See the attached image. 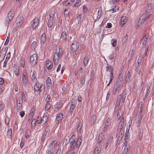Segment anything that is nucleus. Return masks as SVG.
Instances as JSON below:
<instances>
[{
	"label": "nucleus",
	"mask_w": 154,
	"mask_h": 154,
	"mask_svg": "<svg viewBox=\"0 0 154 154\" xmlns=\"http://www.w3.org/2000/svg\"><path fill=\"white\" fill-rule=\"evenodd\" d=\"M124 117H122L121 119L120 122L119 123L118 127L120 129H121L123 127V126L124 124Z\"/></svg>",
	"instance_id": "f704fd0d"
},
{
	"label": "nucleus",
	"mask_w": 154,
	"mask_h": 154,
	"mask_svg": "<svg viewBox=\"0 0 154 154\" xmlns=\"http://www.w3.org/2000/svg\"><path fill=\"white\" fill-rule=\"evenodd\" d=\"M60 40L63 41H64L67 39V34L66 32H63L60 37Z\"/></svg>",
	"instance_id": "f3484780"
},
{
	"label": "nucleus",
	"mask_w": 154,
	"mask_h": 154,
	"mask_svg": "<svg viewBox=\"0 0 154 154\" xmlns=\"http://www.w3.org/2000/svg\"><path fill=\"white\" fill-rule=\"evenodd\" d=\"M9 37L8 36L7 38L6 39L4 43V45H7L9 42Z\"/></svg>",
	"instance_id": "680f3d73"
},
{
	"label": "nucleus",
	"mask_w": 154,
	"mask_h": 154,
	"mask_svg": "<svg viewBox=\"0 0 154 154\" xmlns=\"http://www.w3.org/2000/svg\"><path fill=\"white\" fill-rule=\"evenodd\" d=\"M152 4L150 3L148 4L145 8L146 11V13H150L152 10Z\"/></svg>",
	"instance_id": "393cba45"
},
{
	"label": "nucleus",
	"mask_w": 154,
	"mask_h": 154,
	"mask_svg": "<svg viewBox=\"0 0 154 154\" xmlns=\"http://www.w3.org/2000/svg\"><path fill=\"white\" fill-rule=\"evenodd\" d=\"M31 131L29 130H27L25 132V135L26 138H28L30 135Z\"/></svg>",
	"instance_id": "c9c22d12"
},
{
	"label": "nucleus",
	"mask_w": 154,
	"mask_h": 154,
	"mask_svg": "<svg viewBox=\"0 0 154 154\" xmlns=\"http://www.w3.org/2000/svg\"><path fill=\"white\" fill-rule=\"evenodd\" d=\"M97 13L98 15L95 18L94 16V20L96 21L98 20L102 15V9L101 7H100L98 8Z\"/></svg>",
	"instance_id": "ddd939ff"
},
{
	"label": "nucleus",
	"mask_w": 154,
	"mask_h": 154,
	"mask_svg": "<svg viewBox=\"0 0 154 154\" xmlns=\"http://www.w3.org/2000/svg\"><path fill=\"white\" fill-rule=\"evenodd\" d=\"M103 132L100 133L98 137L97 144L98 145H100V144L102 141L104 137V135L103 134Z\"/></svg>",
	"instance_id": "a211bd4d"
},
{
	"label": "nucleus",
	"mask_w": 154,
	"mask_h": 154,
	"mask_svg": "<svg viewBox=\"0 0 154 154\" xmlns=\"http://www.w3.org/2000/svg\"><path fill=\"white\" fill-rule=\"evenodd\" d=\"M82 15L81 14H79L78 17H77V19L79 21L81 20V19H82Z\"/></svg>",
	"instance_id": "0e129e2a"
},
{
	"label": "nucleus",
	"mask_w": 154,
	"mask_h": 154,
	"mask_svg": "<svg viewBox=\"0 0 154 154\" xmlns=\"http://www.w3.org/2000/svg\"><path fill=\"white\" fill-rule=\"evenodd\" d=\"M49 131V130L48 128H46L43 131L41 137V141L42 142H44L46 137L47 135L48 134Z\"/></svg>",
	"instance_id": "9b49d317"
},
{
	"label": "nucleus",
	"mask_w": 154,
	"mask_h": 154,
	"mask_svg": "<svg viewBox=\"0 0 154 154\" xmlns=\"http://www.w3.org/2000/svg\"><path fill=\"white\" fill-rule=\"evenodd\" d=\"M46 41L45 34L43 33L41 36L40 43L41 44H44Z\"/></svg>",
	"instance_id": "bb28decb"
},
{
	"label": "nucleus",
	"mask_w": 154,
	"mask_h": 154,
	"mask_svg": "<svg viewBox=\"0 0 154 154\" xmlns=\"http://www.w3.org/2000/svg\"><path fill=\"white\" fill-rule=\"evenodd\" d=\"M63 105V103L60 102L55 107V111H57L60 109Z\"/></svg>",
	"instance_id": "7c9ffc66"
},
{
	"label": "nucleus",
	"mask_w": 154,
	"mask_h": 154,
	"mask_svg": "<svg viewBox=\"0 0 154 154\" xmlns=\"http://www.w3.org/2000/svg\"><path fill=\"white\" fill-rule=\"evenodd\" d=\"M33 24L32 26L33 29L38 27L39 23V20L38 18L36 17L33 20Z\"/></svg>",
	"instance_id": "2eb2a0df"
},
{
	"label": "nucleus",
	"mask_w": 154,
	"mask_h": 154,
	"mask_svg": "<svg viewBox=\"0 0 154 154\" xmlns=\"http://www.w3.org/2000/svg\"><path fill=\"white\" fill-rule=\"evenodd\" d=\"M106 68L107 71H109L110 72V73L111 72L113 73V68L110 65L107 64V66H106Z\"/></svg>",
	"instance_id": "72a5a7b5"
},
{
	"label": "nucleus",
	"mask_w": 154,
	"mask_h": 154,
	"mask_svg": "<svg viewBox=\"0 0 154 154\" xmlns=\"http://www.w3.org/2000/svg\"><path fill=\"white\" fill-rule=\"evenodd\" d=\"M127 93L126 91H124L122 93V95L119 94L121 96L120 101L122 100V101L123 103H124L125 101V100L126 97Z\"/></svg>",
	"instance_id": "b1692460"
},
{
	"label": "nucleus",
	"mask_w": 154,
	"mask_h": 154,
	"mask_svg": "<svg viewBox=\"0 0 154 154\" xmlns=\"http://www.w3.org/2000/svg\"><path fill=\"white\" fill-rule=\"evenodd\" d=\"M54 15L53 13H51L49 15V17L47 18V25L48 27H51L53 25V20Z\"/></svg>",
	"instance_id": "39448f33"
},
{
	"label": "nucleus",
	"mask_w": 154,
	"mask_h": 154,
	"mask_svg": "<svg viewBox=\"0 0 154 154\" xmlns=\"http://www.w3.org/2000/svg\"><path fill=\"white\" fill-rule=\"evenodd\" d=\"M123 146H124V151L125 152L127 153L130 148L129 145L127 144V143H124L123 144Z\"/></svg>",
	"instance_id": "a878e982"
},
{
	"label": "nucleus",
	"mask_w": 154,
	"mask_h": 154,
	"mask_svg": "<svg viewBox=\"0 0 154 154\" xmlns=\"http://www.w3.org/2000/svg\"><path fill=\"white\" fill-rule=\"evenodd\" d=\"M117 42L115 39L113 38L111 40V44L113 47H115L117 44Z\"/></svg>",
	"instance_id": "79ce46f5"
},
{
	"label": "nucleus",
	"mask_w": 154,
	"mask_h": 154,
	"mask_svg": "<svg viewBox=\"0 0 154 154\" xmlns=\"http://www.w3.org/2000/svg\"><path fill=\"white\" fill-rule=\"evenodd\" d=\"M126 134L125 136V142L127 143L128 141L129 140V137L128 135V134H127V133H126Z\"/></svg>",
	"instance_id": "5fc2aeb1"
},
{
	"label": "nucleus",
	"mask_w": 154,
	"mask_h": 154,
	"mask_svg": "<svg viewBox=\"0 0 154 154\" xmlns=\"http://www.w3.org/2000/svg\"><path fill=\"white\" fill-rule=\"evenodd\" d=\"M83 10V11L84 13H87L88 11V9L86 5H84Z\"/></svg>",
	"instance_id": "603ef678"
},
{
	"label": "nucleus",
	"mask_w": 154,
	"mask_h": 154,
	"mask_svg": "<svg viewBox=\"0 0 154 154\" xmlns=\"http://www.w3.org/2000/svg\"><path fill=\"white\" fill-rule=\"evenodd\" d=\"M51 100V97L49 95H48L45 100L46 103H49Z\"/></svg>",
	"instance_id": "49530a36"
},
{
	"label": "nucleus",
	"mask_w": 154,
	"mask_h": 154,
	"mask_svg": "<svg viewBox=\"0 0 154 154\" xmlns=\"http://www.w3.org/2000/svg\"><path fill=\"white\" fill-rule=\"evenodd\" d=\"M22 81L23 84L26 85L28 81L27 74L26 71H24L23 72L22 75Z\"/></svg>",
	"instance_id": "1a4fd4ad"
},
{
	"label": "nucleus",
	"mask_w": 154,
	"mask_h": 154,
	"mask_svg": "<svg viewBox=\"0 0 154 154\" xmlns=\"http://www.w3.org/2000/svg\"><path fill=\"white\" fill-rule=\"evenodd\" d=\"M22 108V104L21 103L20 101V100L19 101H17V109L18 110H21Z\"/></svg>",
	"instance_id": "c756f323"
},
{
	"label": "nucleus",
	"mask_w": 154,
	"mask_h": 154,
	"mask_svg": "<svg viewBox=\"0 0 154 154\" xmlns=\"http://www.w3.org/2000/svg\"><path fill=\"white\" fill-rule=\"evenodd\" d=\"M36 42L35 41H34L32 42V47L34 48V49H35V48L36 47Z\"/></svg>",
	"instance_id": "bf43d9fd"
},
{
	"label": "nucleus",
	"mask_w": 154,
	"mask_h": 154,
	"mask_svg": "<svg viewBox=\"0 0 154 154\" xmlns=\"http://www.w3.org/2000/svg\"><path fill=\"white\" fill-rule=\"evenodd\" d=\"M48 119V114L47 113H45L44 114L41 119V123H42L44 125L47 122Z\"/></svg>",
	"instance_id": "4468645a"
},
{
	"label": "nucleus",
	"mask_w": 154,
	"mask_h": 154,
	"mask_svg": "<svg viewBox=\"0 0 154 154\" xmlns=\"http://www.w3.org/2000/svg\"><path fill=\"white\" fill-rule=\"evenodd\" d=\"M121 96L120 95H119L117 97V100L116 103V106H119L120 104V98L121 97Z\"/></svg>",
	"instance_id": "58836bf2"
},
{
	"label": "nucleus",
	"mask_w": 154,
	"mask_h": 154,
	"mask_svg": "<svg viewBox=\"0 0 154 154\" xmlns=\"http://www.w3.org/2000/svg\"><path fill=\"white\" fill-rule=\"evenodd\" d=\"M119 0H111L110 3L111 4H114L118 3Z\"/></svg>",
	"instance_id": "6e6d98bb"
},
{
	"label": "nucleus",
	"mask_w": 154,
	"mask_h": 154,
	"mask_svg": "<svg viewBox=\"0 0 154 154\" xmlns=\"http://www.w3.org/2000/svg\"><path fill=\"white\" fill-rule=\"evenodd\" d=\"M53 151L52 150L48 149L46 152V154H52Z\"/></svg>",
	"instance_id": "864d4df0"
},
{
	"label": "nucleus",
	"mask_w": 154,
	"mask_h": 154,
	"mask_svg": "<svg viewBox=\"0 0 154 154\" xmlns=\"http://www.w3.org/2000/svg\"><path fill=\"white\" fill-rule=\"evenodd\" d=\"M10 57H11V53L10 52H9L7 54L6 57V58L5 60H8L10 58Z\"/></svg>",
	"instance_id": "052dcab7"
},
{
	"label": "nucleus",
	"mask_w": 154,
	"mask_h": 154,
	"mask_svg": "<svg viewBox=\"0 0 154 154\" xmlns=\"http://www.w3.org/2000/svg\"><path fill=\"white\" fill-rule=\"evenodd\" d=\"M123 74L122 73H120L114 85V87L119 89L120 86L123 80Z\"/></svg>",
	"instance_id": "20e7f679"
},
{
	"label": "nucleus",
	"mask_w": 154,
	"mask_h": 154,
	"mask_svg": "<svg viewBox=\"0 0 154 154\" xmlns=\"http://www.w3.org/2000/svg\"><path fill=\"white\" fill-rule=\"evenodd\" d=\"M61 57L58 54V53L55 52L54 53L53 56V60L54 63L55 65H57L58 62L60 58Z\"/></svg>",
	"instance_id": "6e6552de"
},
{
	"label": "nucleus",
	"mask_w": 154,
	"mask_h": 154,
	"mask_svg": "<svg viewBox=\"0 0 154 154\" xmlns=\"http://www.w3.org/2000/svg\"><path fill=\"white\" fill-rule=\"evenodd\" d=\"M37 57L36 54L32 55L30 58V63L32 64V65H35L37 62Z\"/></svg>",
	"instance_id": "0eeeda50"
},
{
	"label": "nucleus",
	"mask_w": 154,
	"mask_h": 154,
	"mask_svg": "<svg viewBox=\"0 0 154 154\" xmlns=\"http://www.w3.org/2000/svg\"><path fill=\"white\" fill-rule=\"evenodd\" d=\"M111 124V120L110 118H108L106 120L104 126L102 130L103 132H105L109 128Z\"/></svg>",
	"instance_id": "9d476101"
},
{
	"label": "nucleus",
	"mask_w": 154,
	"mask_h": 154,
	"mask_svg": "<svg viewBox=\"0 0 154 154\" xmlns=\"http://www.w3.org/2000/svg\"><path fill=\"white\" fill-rule=\"evenodd\" d=\"M63 52V49L60 47L59 49V51L58 54L60 56H61V57H62V56Z\"/></svg>",
	"instance_id": "a18cd8bd"
},
{
	"label": "nucleus",
	"mask_w": 154,
	"mask_h": 154,
	"mask_svg": "<svg viewBox=\"0 0 154 154\" xmlns=\"http://www.w3.org/2000/svg\"><path fill=\"white\" fill-rule=\"evenodd\" d=\"M141 24L142 22L141 20L140 19L138 20V21L137 23L135 25L136 28V29L138 28L141 25Z\"/></svg>",
	"instance_id": "c03bdc74"
},
{
	"label": "nucleus",
	"mask_w": 154,
	"mask_h": 154,
	"mask_svg": "<svg viewBox=\"0 0 154 154\" xmlns=\"http://www.w3.org/2000/svg\"><path fill=\"white\" fill-rule=\"evenodd\" d=\"M36 74L34 71H33L32 72V79L33 81H35L36 80Z\"/></svg>",
	"instance_id": "37998d69"
},
{
	"label": "nucleus",
	"mask_w": 154,
	"mask_h": 154,
	"mask_svg": "<svg viewBox=\"0 0 154 154\" xmlns=\"http://www.w3.org/2000/svg\"><path fill=\"white\" fill-rule=\"evenodd\" d=\"M113 75L114 74L113 72H111V73H110V75L109 76L110 80L109 82H110L111 83L113 80L114 77Z\"/></svg>",
	"instance_id": "3c124183"
},
{
	"label": "nucleus",
	"mask_w": 154,
	"mask_h": 154,
	"mask_svg": "<svg viewBox=\"0 0 154 154\" xmlns=\"http://www.w3.org/2000/svg\"><path fill=\"white\" fill-rule=\"evenodd\" d=\"M20 63L21 66L24 68L25 64V61L24 59L22 58L19 61Z\"/></svg>",
	"instance_id": "4c0bfd02"
},
{
	"label": "nucleus",
	"mask_w": 154,
	"mask_h": 154,
	"mask_svg": "<svg viewBox=\"0 0 154 154\" xmlns=\"http://www.w3.org/2000/svg\"><path fill=\"white\" fill-rule=\"evenodd\" d=\"M46 85L47 87H50L52 85L51 80L49 77H48L47 78Z\"/></svg>",
	"instance_id": "c85d7f7f"
},
{
	"label": "nucleus",
	"mask_w": 154,
	"mask_h": 154,
	"mask_svg": "<svg viewBox=\"0 0 154 154\" xmlns=\"http://www.w3.org/2000/svg\"><path fill=\"white\" fill-rule=\"evenodd\" d=\"M51 107V105L49 103H46L45 109L47 111Z\"/></svg>",
	"instance_id": "de8ad7c7"
},
{
	"label": "nucleus",
	"mask_w": 154,
	"mask_h": 154,
	"mask_svg": "<svg viewBox=\"0 0 154 154\" xmlns=\"http://www.w3.org/2000/svg\"><path fill=\"white\" fill-rule=\"evenodd\" d=\"M34 90L36 92H41L44 91L45 90V86L43 84H40L39 82H37L34 86Z\"/></svg>",
	"instance_id": "7ed1b4c3"
},
{
	"label": "nucleus",
	"mask_w": 154,
	"mask_h": 154,
	"mask_svg": "<svg viewBox=\"0 0 154 154\" xmlns=\"http://www.w3.org/2000/svg\"><path fill=\"white\" fill-rule=\"evenodd\" d=\"M63 117V114L61 113H60L56 116V120L58 123L61 122Z\"/></svg>",
	"instance_id": "4be33fe9"
},
{
	"label": "nucleus",
	"mask_w": 154,
	"mask_h": 154,
	"mask_svg": "<svg viewBox=\"0 0 154 154\" xmlns=\"http://www.w3.org/2000/svg\"><path fill=\"white\" fill-rule=\"evenodd\" d=\"M127 21L126 19V17L125 16H123L121 18L120 21V24L122 25V26H123L126 23Z\"/></svg>",
	"instance_id": "aec40b11"
},
{
	"label": "nucleus",
	"mask_w": 154,
	"mask_h": 154,
	"mask_svg": "<svg viewBox=\"0 0 154 154\" xmlns=\"http://www.w3.org/2000/svg\"><path fill=\"white\" fill-rule=\"evenodd\" d=\"M83 126L82 123L80 122L78 125L77 128V131L78 132H80Z\"/></svg>",
	"instance_id": "e433bc0d"
},
{
	"label": "nucleus",
	"mask_w": 154,
	"mask_h": 154,
	"mask_svg": "<svg viewBox=\"0 0 154 154\" xmlns=\"http://www.w3.org/2000/svg\"><path fill=\"white\" fill-rule=\"evenodd\" d=\"M114 54H112L110 55L108 57V58L110 60H112L114 59Z\"/></svg>",
	"instance_id": "4d7b16f0"
},
{
	"label": "nucleus",
	"mask_w": 154,
	"mask_h": 154,
	"mask_svg": "<svg viewBox=\"0 0 154 154\" xmlns=\"http://www.w3.org/2000/svg\"><path fill=\"white\" fill-rule=\"evenodd\" d=\"M70 3H72L70 2V0H67L63 2V5L65 6H66L69 5Z\"/></svg>",
	"instance_id": "09e8293b"
},
{
	"label": "nucleus",
	"mask_w": 154,
	"mask_h": 154,
	"mask_svg": "<svg viewBox=\"0 0 154 154\" xmlns=\"http://www.w3.org/2000/svg\"><path fill=\"white\" fill-rule=\"evenodd\" d=\"M7 48L2 49L0 52V62L2 61L4 58L7 52Z\"/></svg>",
	"instance_id": "f8f14e48"
},
{
	"label": "nucleus",
	"mask_w": 154,
	"mask_h": 154,
	"mask_svg": "<svg viewBox=\"0 0 154 154\" xmlns=\"http://www.w3.org/2000/svg\"><path fill=\"white\" fill-rule=\"evenodd\" d=\"M26 98L24 92H22V100H25V99Z\"/></svg>",
	"instance_id": "69168bd1"
},
{
	"label": "nucleus",
	"mask_w": 154,
	"mask_h": 154,
	"mask_svg": "<svg viewBox=\"0 0 154 154\" xmlns=\"http://www.w3.org/2000/svg\"><path fill=\"white\" fill-rule=\"evenodd\" d=\"M61 152V149L60 148H58L55 154H60Z\"/></svg>",
	"instance_id": "338daca9"
},
{
	"label": "nucleus",
	"mask_w": 154,
	"mask_h": 154,
	"mask_svg": "<svg viewBox=\"0 0 154 154\" xmlns=\"http://www.w3.org/2000/svg\"><path fill=\"white\" fill-rule=\"evenodd\" d=\"M75 104H74L73 102L71 104L70 108V110L71 112H72L73 109L75 108Z\"/></svg>",
	"instance_id": "a19ab883"
},
{
	"label": "nucleus",
	"mask_w": 154,
	"mask_h": 154,
	"mask_svg": "<svg viewBox=\"0 0 154 154\" xmlns=\"http://www.w3.org/2000/svg\"><path fill=\"white\" fill-rule=\"evenodd\" d=\"M75 136L72 135L70 139V147L69 150L68 151L67 153L70 152V151H73L75 147L77 148L81 145L82 137L79 136L77 141H76L75 138Z\"/></svg>",
	"instance_id": "f257e3e1"
},
{
	"label": "nucleus",
	"mask_w": 154,
	"mask_h": 154,
	"mask_svg": "<svg viewBox=\"0 0 154 154\" xmlns=\"http://www.w3.org/2000/svg\"><path fill=\"white\" fill-rule=\"evenodd\" d=\"M36 121H33V120H32L31 125L32 126H35L36 125Z\"/></svg>",
	"instance_id": "774afa93"
},
{
	"label": "nucleus",
	"mask_w": 154,
	"mask_h": 154,
	"mask_svg": "<svg viewBox=\"0 0 154 154\" xmlns=\"http://www.w3.org/2000/svg\"><path fill=\"white\" fill-rule=\"evenodd\" d=\"M19 115L21 117H23L25 115L24 112L23 111H20V112Z\"/></svg>",
	"instance_id": "e2e57ef3"
},
{
	"label": "nucleus",
	"mask_w": 154,
	"mask_h": 154,
	"mask_svg": "<svg viewBox=\"0 0 154 154\" xmlns=\"http://www.w3.org/2000/svg\"><path fill=\"white\" fill-rule=\"evenodd\" d=\"M101 147L100 145L97 146L94 150L93 154H99L101 150Z\"/></svg>",
	"instance_id": "5701e85b"
},
{
	"label": "nucleus",
	"mask_w": 154,
	"mask_h": 154,
	"mask_svg": "<svg viewBox=\"0 0 154 154\" xmlns=\"http://www.w3.org/2000/svg\"><path fill=\"white\" fill-rule=\"evenodd\" d=\"M85 78H81V79L80 80V83L81 84L82 86L84 85L85 84Z\"/></svg>",
	"instance_id": "8fccbe9b"
},
{
	"label": "nucleus",
	"mask_w": 154,
	"mask_h": 154,
	"mask_svg": "<svg viewBox=\"0 0 154 154\" xmlns=\"http://www.w3.org/2000/svg\"><path fill=\"white\" fill-rule=\"evenodd\" d=\"M46 66L48 70L51 69L53 67L52 63L49 60L46 61L45 63Z\"/></svg>",
	"instance_id": "412c9836"
},
{
	"label": "nucleus",
	"mask_w": 154,
	"mask_h": 154,
	"mask_svg": "<svg viewBox=\"0 0 154 154\" xmlns=\"http://www.w3.org/2000/svg\"><path fill=\"white\" fill-rule=\"evenodd\" d=\"M118 89L117 88H116L114 87V88H113V89L112 91V93L113 94H116L117 92V91L118 90Z\"/></svg>",
	"instance_id": "13d9d810"
},
{
	"label": "nucleus",
	"mask_w": 154,
	"mask_h": 154,
	"mask_svg": "<svg viewBox=\"0 0 154 154\" xmlns=\"http://www.w3.org/2000/svg\"><path fill=\"white\" fill-rule=\"evenodd\" d=\"M82 0H76V2L73 5V7H76L79 6L81 4Z\"/></svg>",
	"instance_id": "2f4dec72"
},
{
	"label": "nucleus",
	"mask_w": 154,
	"mask_h": 154,
	"mask_svg": "<svg viewBox=\"0 0 154 154\" xmlns=\"http://www.w3.org/2000/svg\"><path fill=\"white\" fill-rule=\"evenodd\" d=\"M148 38V33H146L145 35L143 37V39H142V41H143L142 42V44L144 46H146V45Z\"/></svg>",
	"instance_id": "6ab92c4d"
},
{
	"label": "nucleus",
	"mask_w": 154,
	"mask_h": 154,
	"mask_svg": "<svg viewBox=\"0 0 154 154\" xmlns=\"http://www.w3.org/2000/svg\"><path fill=\"white\" fill-rule=\"evenodd\" d=\"M142 106L139 107L137 110V115L134 119V123L136 126L137 127L140 126L142 119L143 115L142 114Z\"/></svg>",
	"instance_id": "f03ea898"
},
{
	"label": "nucleus",
	"mask_w": 154,
	"mask_h": 154,
	"mask_svg": "<svg viewBox=\"0 0 154 154\" xmlns=\"http://www.w3.org/2000/svg\"><path fill=\"white\" fill-rule=\"evenodd\" d=\"M130 72L129 71H128L127 74V75L125 79V81L126 82H127L130 79Z\"/></svg>",
	"instance_id": "ea45409f"
},
{
	"label": "nucleus",
	"mask_w": 154,
	"mask_h": 154,
	"mask_svg": "<svg viewBox=\"0 0 154 154\" xmlns=\"http://www.w3.org/2000/svg\"><path fill=\"white\" fill-rule=\"evenodd\" d=\"M79 48V44L76 42H74L72 43L71 49L72 51H75L77 50Z\"/></svg>",
	"instance_id": "dca6fc26"
},
{
	"label": "nucleus",
	"mask_w": 154,
	"mask_h": 154,
	"mask_svg": "<svg viewBox=\"0 0 154 154\" xmlns=\"http://www.w3.org/2000/svg\"><path fill=\"white\" fill-rule=\"evenodd\" d=\"M97 119L96 116L95 115H94L92 116L90 122L91 125L94 124L96 122Z\"/></svg>",
	"instance_id": "cd10ccee"
},
{
	"label": "nucleus",
	"mask_w": 154,
	"mask_h": 154,
	"mask_svg": "<svg viewBox=\"0 0 154 154\" xmlns=\"http://www.w3.org/2000/svg\"><path fill=\"white\" fill-rule=\"evenodd\" d=\"M6 19L5 21L7 23L9 24L11 21L14 16V11L13 10L11 11L8 13Z\"/></svg>",
	"instance_id": "423d86ee"
},
{
	"label": "nucleus",
	"mask_w": 154,
	"mask_h": 154,
	"mask_svg": "<svg viewBox=\"0 0 154 154\" xmlns=\"http://www.w3.org/2000/svg\"><path fill=\"white\" fill-rule=\"evenodd\" d=\"M88 56H85L83 61V64L85 67H86L88 63Z\"/></svg>",
	"instance_id": "473e14b6"
}]
</instances>
